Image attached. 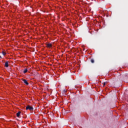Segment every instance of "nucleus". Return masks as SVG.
Segmentation results:
<instances>
[{
  "label": "nucleus",
  "instance_id": "nucleus-8",
  "mask_svg": "<svg viewBox=\"0 0 128 128\" xmlns=\"http://www.w3.org/2000/svg\"><path fill=\"white\" fill-rule=\"evenodd\" d=\"M2 54H3V56H6V53L4 52H2Z\"/></svg>",
  "mask_w": 128,
  "mask_h": 128
},
{
  "label": "nucleus",
  "instance_id": "nucleus-1",
  "mask_svg": "<svg viewBox=\"0 0 128 128\" xmlns=\"http://www.w3.org/2000/svg\"><path fill=\"white\" fill-rule=\"evenodd\" d=\"M26 110H29L32 111V110H34V107H32V106H30V105H28L26 106Z\"/></svg>",
  "mask_w": 128,
  "mask_h": 128
},
{
  "label": "nucleus",
  "instance_id": "nucleus-4",
  "mask_svg": "<svg viewBox=\"0 0 128 128\" xmlns=\"http://www.w3.org/2000/svg\"><path fill=\"white\" fill-rule=\"evenodd\" d=\"M22 112H20V111H19L18 112L16 113V116L18 118L20 117V114Z\"/></svg>",
  "mask_w": 128,
  "mask_h": 128
},
{
  "label": "nucleus",
  "instance_id": "nucleus-7",
  "mask_svg": "<svg viewBox=\"0 0 128 128\" xmlns=\"http://www.w3.org/2000/svg\"><path fill=\"white\" fill-rule=\"evenodd\" d=\"M90 62L92 64H94V59H91Z\"/></svg>",
  "mask_w": 128,
  "mask_h": 128
},
{
  "label": "nucleus",
  "instance_id": "nucleus-5",
  "mask_svg": "<svg viewBox=\"0 0 128 128\" xmlns=\"http://www.w3.org/2000/svg\"><path fill=\"white\" fill-rule=\"evenodd\" d=\"M5 66L6 68H8V62H5Z\"/></svg>",
  "mask_w": 128,
  "mask_h": 128
},
{
  "label": "nucleus",
  "instance_id": "nucleus-9",
  "mask_svg": "<svg viewBox=\"0 0 128 128\" xmlns=\"http://www.w3.org/2000/svg\"><path fill=\"white\" fill-rule=\"evenodd\" d=\"M106 82H104V83H103V86H106Z\"/></svg>",
  "mask_w": 128,
  "mask_h": 128
},
{
  "label": "nucleus",
  "instance_id": "nucleus-2",
  "mask_svg": "<svg viewBox=\"0 0 128 128\" xmlns=\"http://www.w3.org/2000/svg\"><path fill=\"white\" fill-rule=\"evenodd\" d=\"M22 81L24 82V84H26V86H28V80H26L24 79Z\"/></svg>",
  "mask_w": 128,
  "mask_h": 128
},
{
  "label": "nucleus",
  "instance_id": "nucleus-6",
  "mask_svg": "<svg viewBox=\"0 0 128 128\" xmlns=\"http://www.w3.org/2000/svg\"><path fill=\"white\" fill-rule=\"evenodd\" d=\"M28 70V68H24V71H23V72L24 74H26V72Z\"/></svg>",
  "mask_w": 128,
  "mask_h": 128
},
{
  "label": "nucleus",
  "instance_id": "nucleus-10",
  "mask_svg": "<svg viewBox=\"0 0 128 128\" xmlns=\"http://www.w3.org/2000/svg\"><path fill=\"white\" fill-rule=\"evenodd\" d=\"M63 92H64L66 93V90H63Z\"/></svg>",
  "mask_w": 128,
  "mask_h": 128
},
{
  "label": "nucleus",
  "instance_id": "nucleus-11",
  "mask_svg": "<svg viewBox=\"0 0 128 128\" xmlns=\"http://www.w3.org/2000/svg\"><path fill=\"white\" fill-rule=\"evenodd\" d=\"M0 58H2V56H0Z\"/></svg>",
  "mask_w": 128,
  "mask_h": 128
},
{
  "label": "nucleus",
  "instance_id": "nucleus-3",
  "mask_svg": "<svg viewBox=\"0 0 128 128\" xmlns=\"http://www.w3.org/2000/svg\"><path fill=\"white\" fill-rule=\"evenodd\" d=\"M46 46H48V48H52V44L50 43H48L46 44Z\"/></svg>",
  "mask_w": 128,
  "mask_h": 128
}]
</instances>
